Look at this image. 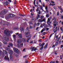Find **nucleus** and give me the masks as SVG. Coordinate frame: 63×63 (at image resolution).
Returning a JSON list of instances; mask_svg holds the SVG:
<instances>
[{
    "label": "nucleus",
    "mask_w": 63,
    "mask_h": 63,
    "mask_svg": "<svg viewBox=\"0 0 63 63\" xmlns=\"http://www.w3.org/2000/svg\"><path fill=\"white\" fill-rule=\"evenodd\" d=\"M4 33L5 35H3V37L5 40L7 41L9 40V38H8V37H10L11 36V33H13V32L12 31H11L10 32L9 30H6L4 31Z\"/></svg>",
    "instance_id": "f257e3e1"
},
{
    "label": "nucleus",
    "mask_w": 63,
    "mask_h": 63,
    "mask_svg": "<svg viewBox=\"0 0 63 63\" xmlns=\"http://www.w3.org/2000/svg\"><path fill=\"white\" fill-rule=\"evenodd\" d=\"M45 43H42V44L40 43L39 44V46L40 47H41L40 48V50H42V49H43V48H44V46L45 45Z\"/></svg>",
    "instance_id": "f03ea898"
},
{
    "label": "nucleus",
    "mask_w": 63,
    "mask_h": 63,
    "mask_svg": "<svg viewBox=\"0 0 63 63\" xmlns=\"http://www.w3.org/2000/svg\"><path fill=\"white\" fill-rule=\"evenodd\" d=\"M7 12V11L6 10H5L4 11H2L0 14L1 15H4Z\"/></svg>",
    "instance_id": "7ed1b4c3"
},
{
    "label": "nucleus",
    "mask_w": 63,
    "mask_h": 63,
    "mask_svg": "<svg viewBox=\"0 0 63 63\" xmlns=\"http://www.w3.org/2000/svg\"><path fill=\"white\" fill-rule=\"evenodd\" d=\"M4 60H7L8 61H10V59H9V58L8 56H5L4 58Z\"/></svg>",
    "instance_id": "20e7f679"
},
{
    "label": "nucleus",
    "mask_w": 63,
    "mask_h": 63,
    "mask_svg": "<svg viewBox=\"0 0 63 63\" xmlns=\"http://www.w3.org/2000/svg\"><path fill=\"white\" fill-rule=\"evenodd\" d=\"M37 47H38L35 48V47H31V49H32V51L33 50V51H35V50H38V49L37 48Z\"/></svg>",
    "instance_id": "39448f33"
},
{
    "label": "nucleus",
    "mask_w": 63,
    "mask_h": 63,
    "mask_svg": "<svg viewBox=\"0 0 63 63\" xmlns=\"http://www.w3.org/2000/svg\"><path fill=\"white\" fill-rule=\"evenodd\" d=\"M13 50L15 52H17L18 51V49L14 47L13 48Z\"/></svg>",
    "instance_id": "423d86ee"
},
{
    "label": "nucleus",
    "mask_w": 63,
    "mask_h": 63,
    "mask_svg": "<svg viewBox=\"0 0 63 63\" xmlns=\"http://www.w3.org/2000/svg\"><path fill=\"white\" fill-rule=\"evenodd\" d=\"M13 16H14V15L13 14H9L8 15V16H7V18H9V17H13Z\"/></svg>",
    "instance_id": "0eeeda50"
},
{
    "label": "nucleus",
    "mask_w": 63,
    "mask_h": 63,
    "mask_svg": "<svg viewBox=\"0 0 63 63\" xmlns=\"http://www.w3.org/2000/svg\"><path fill=\"white\" fill-rule=\"evenodd\" d=\"M9 53L10 55H12L13 53V51L12 50H10L9 51Z\"/></svg>",
    "instance_id": "6e6552de"
},
{
    "label": "nucleus",
    "mask_w": 63,
    "mask_h": 63,
    "mask_svg": "<svg viewBox=\"0 0 63 63\" xmlns=\"http://www.w3.org/2000/svg\"><path fill=\"white\" fill-rule=\"evenodd\" d=\"M10 58L11 61H12L13 60V57L12 55H10Z\"/></svg>",
    "instance_id": "1a4fd4ad"
},
{
    "label": "nucleus",
    "mask_w": 63,
    "mask_h": 63,
    "mask_svg": "<svg viewBox=\"0 0 63 63\" xmlns=\"http://www.w3.org/2000/svg\"><path fill=\"white\" fill-rule=\"evenodd\" d=\"M23 43H22V44H21L20 45H19L18 44H17L18 47H20V46L21 47H22L23 46Z\"/></svg>",
    "instance_id": "9d476101"
},
{
    "label": "nucleus",
    "mask_w": 63,
    "mask_h": 63,
    "mask_svg": "<svg viewBox=\"0 0 63 63\" xmlns=\"http://www.w3.org/2000/svg\"><path fill=\"white\" fill-rule=\"evenodd\" d=\"M13 37V38L14 39V40L15 41H16V35H14L12 36Z\"/></svg>",
    "instance_id": "9b49d317"
},
{
    "label": "nucleus",
    "mask_w": 63,
    "mask_h": 63,
    "mask_svg": "<svg viewBox=\"0 0 63 63\" xmlns=\"http://www.w3.org/2000/svg\"><path fill=\"white\" fill-rule=\"evenodd\" d=\"M4 5H7L8 4V3L7 2V1H4Z\"/></svg>",
    "instance_id": "f8f14e48"
},
{
    "label": "nucleus",
    "mask_w": 63,
    "mask_h": 63,
    "mask_svg": "<svg viewBox=\"0 0 63 63\" xmlns=\"http://www.w3.org/2000/svg\"><path fill=\"white\" fill-rule=\"evenodd\" d=\"M3 22L5 23V25H9V23L8 22H5V21H4Z\"/></svg>",
    "instance_id": "ddd939ff"
},
{
    "label": "nucleus",
    "mask_w": 63,
    "mask_h": 63,
    "mask_svg": "<svg viewBox=\"0 0 63 63\" xmlns=\"http://www.w3.org/2000/svg\"><path fill=\"white\" fill-rule=\"evenodd\" d=\"M51 19V18L50 17L48 19V20L47 21V23H48V22H50V19Z\"/></svg>",
    "instance_id": "4468645a"
},
{
    "label": "nucleus",
    "mask_w": 63,
    "mask_h": 63,
    "mask_svg": "<svg viewBox=\"0 0 63 63\" xmlns=\"http://www.w3.org/2000/svg\"><path fill=\"white\" fill-rule=\"evenodd\" d=\"M3 52H4V53H5V54H6V55L7 54V53H8V52H7V51L5 50H3Z\"/></svg>",
    "instance_id": "2eb2a0df"
},
{
    "label": "nucleus",
    "mask_w": 63,
    "mask_h": 63,
    "mask_svg": "<svg viewBox=\"0 0 63 63\" xmlns=\"http://www.w3.org/2000/svg\"><path fill=\"white\" fill-rule=\"evenodd\" d=\"M20 30L21 31H22L24 30V28L23 27H21L20 28Z\"/></svg>",
    "instance_id": "dca6fc26"
},
{
    "label": "nucleus",
    "mask_w": 63,
    "mask_h": 63,
    "mask_svg": "<svg viewBox=\"0 0 63 63\" xmlns=\"http://www.w3.org/2000/svg\"><path fill=\"white\" fill-rule=\"evenodd\" d=\"M58 8H59V9H60L61 11H62V12H63V10L62 9L61 6H58Z\"/></svg>",
    "instance_id": "f3484780"
},
{
    "label": "nucleus",
    "mask_w": 63,
    "mask_h": 63,
    "mask_svg": "<svg viewBox=\"0 0 63 63\" xmlns=\"http://www.w3.org/2000/svg\"><path fill=\"white\" fill-rule=\"evenodd\" d=\"M21 40H18V41H17V43H18V44H20V43H21Z\"/></svg>",
    "instance_id": "a211bd4d"
},
{
    "label": "nucleus",
    "mask_w": 63,
    "mask_h": 63,
    "mask_svg": "<svg viewBox=\"0 0 63 63\" xmlns=\"http://www.w3.org/2000/svg\"><path fill=\"white\" fill-rule=\"evenodd\" d=\"M19 38H21L22 36H21V34H20L18 35Z\"/></svg>",
    "instance_id": "6ab92c4d"
},
{
    "label": "nucleus",
    "mask_w": 63,
    "mask_h": 63,
    "mask_svg": "<svg viewBox=\"0 0 63 63\" xmlns=\"http://www.w3.org/2000/svg\"><path fill=\"white\" fill-rule=\"evenodd\" d=\"M61 38V36H60L58 38V39L57 40V42H59V39Z\"/></svg>",
    "instance_id": "aec40b11"
},
{
    "label": "nucleus",
    "mask_w": 63,
    "mask_h": 63,
    "mask_svg": "<svg viewBox=\"0 0 63 63\" xmlns=\"http://www.w3.org/2000/svg\"><path fill=\"white\" fill-rule=\"evenodd\" d=\"M29 33H30L29 32H27V33L25 32V36H27V35L28 34H29Z\"/></svg>",
    "instance_id": "412c9836"
},
{
    "label": "nucleus",
    "mask_w": 63,
    "mask_h": 63,
    "mask_svg": "<svg viewBox=\"0 0 63 63\" xmlns=\"http://www.w3.org/2000/svg\"><path fill=\"white\" fill-rule=\"evenodd\" d=\"M45 29H43L41 31V33H43V32H44V31H45Z\"/></svg>",
    "instance_id": "4be33fe9"
},
{
    "label": "nucleus",
    "mask_w": 63,
    "mask_h": 63,
    "mask_svg": "<svg viewBox=\"0 0 63 63\" xmlns=\"http://www.w3.org/2000/svg\"><path fill=\"white\" fill-rule=\"evenodd\" d=\"M49 15V14H47L46 15V16L47 17H49V15Z\"/></svg>",
    "instance_id": "5701e85b"
},
{
    "label": "nucleus",
    "mask_w": 63,
    "mask_h": 63,
    "mask_svg": "<svg viewBox=\"0 0 63 63\" xmlns=\"http://www.w3.org/2000/svg\"><path fill=\"white\" fill-rule=\"evenodd\" d=\"M9 46H10L11 47H12L13 46V44L12 43H9Z\"/></svg>",
    "instance_id": "b1692460"
},
{
    "label": "nucleus",
    "mask_w": 63,
    "mask_h": 63,
    "mask_svg": "<svg viewBox=\"0 0 63 63\" xmlns=\"http://www.w3.org/2000/svg\"><path fill=\"white\" fill-rule=\"evenodd\" d=\"M31 39V38H30L29 39H28L27 40V42H28V43L29 42V40L30 39Z\"/></svg>",
    "instance_id": "393cba45"
},
{
    "label": "nucleus",
    "mask_w": 63,
    "mask_h": 63,
    "mask_svg": "<svg viewBox=\"0 0 63 63\" xmlns=\"http://www.w3.org/2000/svg\"><path fill=\"white\" fill-rule=\"evenodd\" d=\"M38 21L39 22H42V20L41 19H39L38 20Z\"/></svg>",
    "instance_id": "a878e982"
},
{
    "label": "nucleus",
    "mask_w": 63,
    "mask_h": 63,
    "mask_svg": "<svg viewBox=\"0 0 63 63\" xmlns=\"http://www.w3.org/2000/svg\"><path fill=\"white\" fill-rule=\"evenodd\" d=\"M32 37V35H31L28 36H26V38H27V37H29V38H30V37Z\"/></svg>",
    "instance_id": "bb28decb"
},
{
    "label": "nucleus",
    "mask_w": 63,
    "mask_h": 63,
    "mask_svg": "<svg viewBox=\"0 0 63 63\" xmlns=\"http://www.w3.org/2000/svg\"><path fill=\"white\" fill-rule=\"evenodd\" d=\"M3 43L4 44H7V42H5L4 41H3Z\"/></svg>",
    "instance_id": "cd10ccee"
},
{
    "label": "nucleus",
    "mask_w": 63,
    "mask_h": 63,
    "mask_svg": "<svg viewBox=\"0 0 63 63\" xmlns=\"http://www.w3.org/2000/svg\"><path fill=\"white\" fill-rule=\"evenodd\" d=\"M47 46V44L45 47L44 48H46Z\"/></svg>",
    "instance_id": "c85d7f7f"
},
{
    "label": "nucleus",
    "mask_w": 63,
    "mask_h": 63,
    "mask_svg": "<svg viewBox=\"0 0 63 63\" xmlns=\"http://www.w3.org/2000/svg\"><path fill=\"white\" fill-rule=\"evenodd\" d=\"M27 29H26V31H27V32H28V31H29V30H28V27H27Z\"/></svg>",
    "instance_id": "c756f323"
},
{
    "label": "nucleus",
    "mask_w": 63,
    "mask_h": 63,
    "mask_svg": "<svg viewBox=\"0 0 63 63\" xmlns=\"http://www.w3.org/2000/svg\"><path fill=\"white\" fill-rule=\"evenodd\" d=\"M56 40H57L58 39V35H57L56 36Z\"/></svg>",
    "instance_id": "7c9ffc66"
},
{
    "label": "nucleus",
    "mask_w": 63,
    "mask_h": 63,
    "mask_svg": "<svg viewBox=\"0 0 63 63\" xmlns=\"http://www.w3.org/2000/svg\"><path fill=\"white\" fill-rule=\"evenodd\" d=\"M43 25L44 26H46V24L45 23H43Z\"/></svg>",
    "instance_id": "2f4dec72"
},
{
    "label": "nucleus",
    "mask_w": 63,
    "mask_h": 63,
    "mask_svg": "<svg viewBox=\"0 0 63 63\" xmlns=\"http://www.w3.org/2000/svg\"><path fill=\"white\" fill-rule=\"evenodd\" d=\"M51 3H52V4H54V3H55V2L51 0Z\"/></svg>",
    "instance_id": "473e14b6"
},
{
    "label": "nucleus",
    "mask_w": 63,
    "mask_h": 63,
    "mask_svg": "<svg viewBox=\"0 0 63 63\" xmlns=\"http://www.w3.org/2000/svg\"><path fill=\"white\" fill-rule=\"evenodd\" d=\"M22 40H23V42L24 43L25 42H26V40H25V39H22Z\"/></svg>",
    "instance_id": "72a5a7b5"
},
{
    "label": "nucleus",
    "mask_w": 63,
    "mask_h": 63,
    "mask_svg": "<svg viewBox=\"0 0 63 63\" xmlns=\"http://www.w3.org/2000/svg\"><path fill=\"white\" fill-rule=\"evenodd\" d=\"M46 21V19H43V20H42V22H43V21Z\"/></svg>",
    "instance_id": "f704fd0d"
},
{
    "label": "nucleus",
    "mask_w": 63,
    "mask_h": 63,
    "mask_svg": "<svg viewBox=\"0 0 63 63\" xmlns=\"http://www.w3.org/2000/svg\"><path fill=\"white\" fill-rule=\"evenodd\" d=\"M38 18H39V17H37L36 18L35 20H37L38 19Z\"/></svg>",
    "instance_id": "c9c22d12"
},
{
    "label": "nucleus",
    "mask_w": 63,
    "mask_h": 63,
    "mask_svg": "<svg viewBox=\"0 0 63 63\" xmlns=\"http://www.w3.org/2000/svg\"><path fill=\"white\" fill-rule=\"evenodd\" d=\"M52 35H53V34H51L49 38H51V37L52 36Z\"/></svg>",
    "instance_id": "e433bc0d"
},
{
    "label": "nucleus",
    "mask_w": 63,
    "mask_h": 63,
    "mask_svg": "<svg viewBox=\"0 0 63 63\" xmlns=\"http://www.w3.org/2000/svg\"><path fill=\"white\" fill-rule=\"evenodd\" d=\"M56 18L55 17H54L53 18L52 20H56Z\"/></svg>",
    "instance_id": "4c0bfd02"
},
{
    "label": "nucleus",
    "mask_w": 63,
    "mask_h": 63,
    "mask_svg": "<svg viewBox=\"0 0 63 63\" xmlns=\"http://www.w3.org/2000/svg\"><path fill=\"white\" fill-rule=\"evenodd\" d=\"M38 14L40 15V14H41V11L40 10L39 11L38 13Z\"/></svg>",
    "instance_id": "58836bf2"
},
{
    "label": "nucleus",
    "mask_w": 63,
    "mask_h": 63,
    "mask_svg": "<svg viewBox=\"0 0 63 63\" xmlns=\"http://www.w3.org/2000/svg\"><path fill=\"white\" fill-rule=\"evenodd\" d=\"M39 2L41 3L42 5H43V4H42V1H41V0H39Z\"/></svg>",
    "instance_id": "ea45409f"
},
{
    "label": "nucleus",
    "mask_w": 63,
    "mask_h": 63,
    "mask_svg": "<svg viewBox=\"0 0 63 63\" xmlns=\"http://www.w3.org/2000/svg\"><path fill=\"white\" fill-rule=\"evenodd\" d=\"M53 25H54V26L55 27V26H56V24H55V23H53Z\"/></svg>",
    "instance_id": "a19ab883"
},
{
    "label": "nucleus",
    "mask_w": 63,
    "mask_h": 63,
    "mask_svg": "<svg viewBox=\"0 0 63 63\" xmlns=\"http://www.w3.org/2000/svg\"><path fill=\"white\" fill-rule=\"evenodd\" d=\"M37 16H38L37 17H38V18L39 17H40V16H40V15H39V14L37 15Z\"/></svg>",
    "instance_id": "79ce46f5"
},
{
    "label": "nucleus",
    "mask_w": 63,
    "mask_h": 63,
    "mask_svg": "<svg viewBox=\"0 0 63 63\" xmlns=\"http://www.w3.org/2000/svg\"><path fill=\"white\" fill-rule=\"evenodd\" d=\"M5 49H6V50H8V49H9V48L7 47H6L5 48Z\"/></svg>",
    "instance_id": "37998d69"
},
{
    "label": "nucleus",
    "mask_w": 63,
    "mask_h": 63,
    "mask_svg": "<svg viewBox=\"0 0 63 63\" xmlns=\"http://www.w3.org/2000/svg\"><path fill=\"white\" fill-rule=\"evenodd\" d=\"M34 19H35V17H33L32 19V20H34Z\"/></svg>",
    "instance_id": "c03bdc74"
},
{
    "label": "nucleus",
    "mask_w": 63,
    "mask_h": 63,
    "mask_svg": "<svg viewBox=\"0 0 63 63\" xmlns=\"http://www.w3.org/2000/svg\"><path fill=\"white\" fill-rule=\"evenodd\" d=\"M31 16H33V15H34V14H33V13H31Z\"/></svg>",
    "instance_id": "a18cd8bd"
},
{
    "label": "nucleus",
    "mask_w": 63,
    "mask_h": 63,
    "mask_svg": "<svg viewBox=\"0 0 63 63\" xmlns=\"http://www.w3.org/2000/svg\"><path fill=\"white\" fill-rule=\"evenodd\" d=\"M46 12L47 13H48V10H46Z\"/></svg>",
    "instance_id": "49530a36"
},
{
    "label": "nucleus",
    "mask_w": 63,
    "mask_h": 63,
    "mask_svg": "<svg viewBox=\"0 0 63 63\" xmlns=\"http://www.w3.org/2000/svg\"><path fill=\"white\" fill-rule=\"evenodd\" d=\"M58 44V43H56V44L55 45V46H57Z\"/></svg>",
    "instance_id": "de8ad7c7"
},
{
    "label": "nucleus",
    "mask_w": 63,
    "mask_h": 63,
    "mask_svg": "<svg viewBox=\"0 0 63 63\" xmlns=\"http://www.w3.org/2000/svg\"><path fill=\"white\" fill-rule=\"evenodd\" d=\"M56 23L57 24V25H58V21H57L56 22Z\"/></svg>",
    "instance_id": "09e8293b"
},
{
    "label": "nucleus",
    "mask_w": 63,
    "mask_h": 63,
    "mask_svg": "<svg viewBox=\"0 0 63 63\" xmlns=\"http://www.w3.org/2000/svg\"><path fill=\"white\" fill-rule=\"evenodd\" d=\"M2 51L1 50H0V54H1V53H2Z\"/></svg>",
    "instance_id": "8fccbe9b"
},
{
    "label": "nucleus",
    "mask_w": 63,
    "mask_h": 63,
    "mask_svg": "<svg viewBox=\"0 0 63 63\" xmlns=\"http://www.w3.org/2000/svg\"><path fill=\"white\" fill-rule=\"evenodd\" d=\"M36 11L38 13V12L39 11V9L38 8H37L36 10Z\"/></svg>",
    "instance_id": "3c124183"
},
{
    "label": "nucleus",
    "mask_w": 63,
    "mask_h": 63,
    "mask_svg": "<svg viewBox=\"0 0 63 63\" xmlns=\"http://www.w3.org/2000/svg\"><path fill=\"white\" fill-rule=\"evenodd\" d=\"M36 25H37V24H35L33 26H34V27H35Z\"/></svg>",
    "instance_id": "603ef678"
},
{
    "label": "nucleus",
    "mask_w": 63,
    "mask_h": 63,
    "mask_svg": "<svg viewBox=\"0 0 63 63\" xmlns=\"http://www.w3.org/2000/svg\"><path fill=\"white\" fill-rule=\"evenodd\" d=\"M46 29L47 31H48L49 30V28H46Z\"/></svg>",
    "instance_id": "864d4df0"
},
{
    "label": "nucleus",
    "mask_w": 63,
    "mask_h": 63,
    "mask_svg": "<svg viewBox=\"0 0 63 63\" xmlns=\"http://www.w3.org/2000/svg\"><path fill=\"white\" fill-rule=\"evenodd\" d=\"M41 18H44V16H41Z\"/></svg>",
    "instance_id": "5fc2aeb1"
},
{
    "label": "nucleus",
    "mask_w": 63,
    "mask_h": 63,
    "mask_svg": "<svg viewBox=\"0 0 63 63\" xmlns=\"http://www.w3.org/2000/svg\"><path fill=\"white\" fill-rule=\"evenodd\" d=\"M2 44L1 43H0V46L1 47L2 46Z\"/></svg>",
    "instance_id": "6e6d98bb"
},
{
    "label": "nucleus",
    "mask_w": 63,
    "mask_h": 63,
    "mask_svg": "<svg viewBox=\"0 0 63 63\" xmlns=\"http://www.w3.org/2000/svg\"><path fill=\"white\" fill-rule=\"evenodd\" d=\"M45 9L46 10H47V6L45 7Z\"/></svg>",
    "instance_id": "4d7b16f0"
},
{
    "label": "nucleus",
    "mask_w": 63,
    "mask_h": 63,
    "mask_svg": "<svg viewBox=\"0 0 63 63\" xmlns=\"http://www.w3.org/2000/svg\"><path fill=\"white\" fill-rule=\"evenodd\" d=\"M33 28V27H32V26H31L30 27V29H31V28Z\"/></svg>",
    "instance_id": "13d9d810"
},
{
    "label": "nucleus",
    "mask_w": 63,
    "mask_h": 63,
    "mask_svg": "<svg viewBox=\"0 0 63 63\" xmlns=\"http://www.w3.org/2000/svg\"><path fill=\"white\" fill-rule=\"evenodd\" d=\"M56 21L55 20H54V22H53V23H54H54H56Z\"/></svg>",
    "instance_id": "bf43d9fd"
},
{
    "label": "nucleus",
    "mask_w": 63,
    "mask_h": 63,
    "mask_svg": "<svg viewBox=\"0 0 63 63\" xmlns=\"http://www.w3.org/2000/svg\"><path fill=\"white\" fill-rule=\"evenodd\" d=\"M61 48H62V47H63V45H61Z\"/></svg>",
    "instance_id": "052dcab7"
},
{
    "label": "nucleus",
    "mask_w": 63,
    "mask_h": 63,
    "mask_svg": "<svg viewBox=\"0 0 63 63\" xmlns=\"http://www.w3.org/2000/svg\"><path fill=\"white\" fill-rule=\"evenodd\" d=\"M55 45H54L52 47H55Z\"/></svg>",
    "instance_id": "680f3d73"
},
{
    "label": "nucleus",
    "mask_w": 63,
    "mask_h": 63,
    "mask_svg": "<svg viewBox=\"0 0 63 63\" xmlns=\"http://www.w3.org/2000/svg\"><path fill=\"white\" fill-rule=\"evenodd\" d=\"M14 45L15 47H16V44H15V43H14Z\"/></svg>",
    "instance_id": "e2e57ef3"
},
{
    "label": "nucleus",
    "mask_w": 63,
    "mask_h": 63,
    "mask_svg": "<svg viewBox=\"0 0 63 63\" xmlns=\"http://www.w3.org/2000/svg\"><path fill=\"white\" fill-rule=\"evenodd\" d=\"M27 56V55L25 56H23V58H25Z\"/></svg>",
    "instance_id": "0e129e2a"
},
{
    "label": "nucleus",
    "mask_w": 63,
    "mask_h": 63,
    "mask_svg": "<svg viewBox=\"0 0 63 63\" xmlns=\"http://www.w3.org/2000/svg\"><path fill=\"white\" fill-rule=\"evenodd\" d=\"M35 1H36V0H35V1H34V5H35Z\"/></svg>",
    "instance_id": "69168bd1"
},
{
    "label": "nucleus",
    "mask_w": 63,
    "mask_h": 63,
    "mask_svg": "<svg viewBox=\"0 0 63 63\" xmlns=\"http://www.w3.org/2000/svg\"><path fill=\"white\" fill-rule=\"evenodd\" d=\"M57 16H59V12H57Z\"/></svg>",
    "instance_id": "338daca9"
},
{
    "label": "nucleus",
    "mask_w": 63,
    "mask_h": 63,
    "mask_svg": "<svg viewBox=\"0 0 63 63\" xmlns=\"http://www.w3.org/2000/svg\"><path fill=\"white\" fill-rule=\"evenodd\" d=\"M37 24H38V25H40V23H39V22H38V23H37Z\"/></svg>",
    "instance_id": "774afa93"
}]
</instances>
